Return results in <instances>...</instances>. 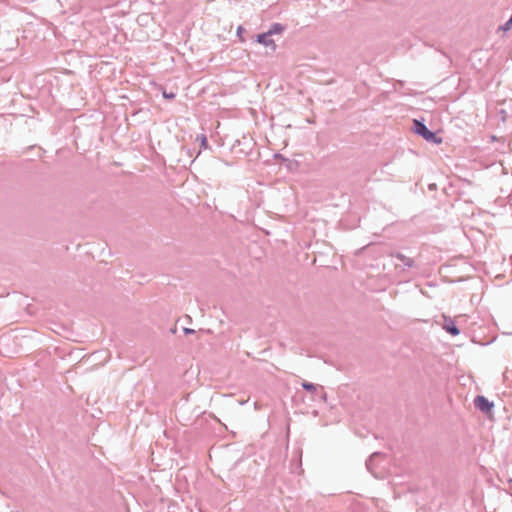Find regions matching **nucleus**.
<instances>
[{"instance_id":"11","label":"nucleus","mask_w":512,"mask_h":512,"mask_svg":"<svg viewBox=\"0 0 512 512\" xmlns=\"http://www.w3.org/2000/svg\"><path fill=\"white\" fill-rule=\"evenodd\" d=\"M185 332H186V333H192V332H194V331H193L192 329H188V328H186V329H185Z\"/></svg>"},{"instance_id":"4","label":"nucleus","mask_w":512,"mask_h":512,"mask_svg":"<svg viewBox=\"0 0 512 512\" xmlns=\"http://www.w3.org/2000/svg\"><path fill=\"white\" fill-rule=\"evenodd\" d=\"M285 27L279 23H274L270 29L265 32L266 34H269V36L271 37L272 35H280L282 34V32L284 31Z\"/></svg>"},{"instance_id":"7","label":"nucleus","mask_w":512,"mask_h":512,"mask_svg":"<svg viewBox=\"0 0 512 512\" xmlns=\"http://www.w3.org/2000/svg\"><path fill=\"white\" fill-rule=\"evenodd\" d=\"M199 139H200V142H201L202 147L207 148V146H208V141H207L206 136H205V135H201V136L199 137Z\"/></svg>"},{"instance_id":"6","label":"nucleus","mask_w":512,"mask_h":512,"mask_svg":"<svg viewBox=\"0 0 512 512\" xmlns=\"http://www.w3.org/2000/svg\"><path fill=\"white\" fill-rule=\"evenodd\" d=\"M244 31H245V30H244V28H243L242 26H239V27L237 28V34H238V36H239V38H240V41H241V42H244V41H245V40H244V38H243V36H242V34L244 33Z\"/></svg>"},{"instance_id":"2","label":"nucleus","mask_w":512,"mask_h":512,"mask_svg":"<svg viewBox=\"0 0 512 512\" xmlns=\"http://www.w3.org/2000/svg\"><path fill=\"white\" fill-rule=\"evenodd\" d=\"M475 407L485 414H491L494 407L493 403L488 401L484 396H477L474 400Z\"/></svg>"},{"instance_id":"9","label":"nucleus","mask_w":512,"mask_h":512,"mask_svg":"<svg viewBox=\"0 0 512 512\" xmlns=\"http://www.w3.org/2000/svg\"><path fill=\"white\" fill-rule=\"evenodd\" d=\"M511 24H512V17H511V18H510V20H509V21H508V22H507V23L502 27V29H503L504 31L509 30V29H510Z\"/></svg>"},{"instance_id":"8","label":"nucleus","mask_w":512,"mask_h":512,"mask_svg":"<svg viewBox=\"0 0 512 512\" xmlns=\"http://www.w3.org/2000/svg\"><path fill=\"white\" fill-rule=\"evenodd\" d=\"M450 334L458 335L459 334V330L455 326L450 325Z\"/></svg>"},{"instance_id":"10","label":"nucleus","mask_w":512,"mask_h":512,"mask_svg":"<svg viewBox=\"0 0 512 512\" xmlns=\"http://www.w3.org/2000/svg\"><path fill=\"white\" fill-rule=\"evenodd\" d=\"M163 96L166 99H173L175 95H174V93H167V92L164 91L163 92Z\"/></svg>"},{"instance_id":"1","label":"nucleus","mask_w":512,"mask_h":512,"mask_svg":"<svg viewBox=\"0 0 512 512\" xmlns=\"http://www.w3.org/2000/svg\"><path fill=\"white\" fill-rule=\"evenodd\" d=\"M413 130L416 134L421 135L429 142L433 143H441L442 140L437 138L436 134L427 129V127L419 122L418 120H414Z\"/></svg>"},{"instance_id":"5","label":"nucleus","mask_w":512,"mask_h":512,"mask_svg":"<svg viewBox=\"0 0 512 512\" xmlns=\"http://www.w3.org/2000/svg\"><path fill=\"white\" fill-rule=\"evenodd\" d=\"M302 387L307 390V391H311V392H315L316 391V386L312 383H308V382H303L302 383Z\"/></svg>"},{"instance_id":"3","label":"nucleus","mask_w":512,"mask_h":512,"mask_svg":"<svg viewBox=\"0 0 512 512\" xmlns=\"http://www.w3.org/2000/svg\"><path fill=\"white\" fill-rule=\"evenodd\" d=\"M256 42L263 45L267 52H274L276 49V44L274 40L269 36V34L262 33L257 36Z\"/></svg>"}]
</instances>
